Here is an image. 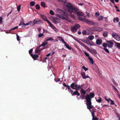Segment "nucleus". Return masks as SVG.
I'll return each instance as SVG.
<instances>
[{"mask_svg": "<svg viewBox=\"0 0 120 120\" xmlns=\"http://www.w3.org/2000/svg\"><path fill=\"white\" fill-rule=\"evenodd\" d=\"M104 49L108 53H109V52L108 50L106 48H104Z\"/></svg>", "mask_w": 120, "mask_h": 120, "instance_id": "bf43d9fd", "label": "nucleus"}, {"mask_svg": "<svg viewBox=\"0 0 120 120\" xmlns=\"http://www.w3.org/2000/svg\"><path fill=\"white\" fill-rule=\"evenodd\" d=\"M68 9V12L71 13L72 12L74 13H76L78 11V8H77L73 7L70 3H68L66 5Z\"/></svg>", "mask_w": 120, "mask_h": 120, "instance_id": "f03ea898", "label": "nucleus"}, {"mask_svg": "<svg viewBox=\"0 0 120 120\" xmlns=\"http://www.w3.org/2000/svg\"><path fill=\"white\" fill-rule=\"evenodd\" d=\"M49 26L51 27H52V28L54 29L56 28L53 25V24L51 23L49 24Z\"/></svg>", "mask_w": 120, "mask_h": 120, "instance_id": "a19ab883", "label": "nucleus"}, {"mask_svg": "<svg viewBox=\"0 0 120 120\" xmlns=\"http://www.w3.org/2000/svg\"><path fill=\"white\" fill-rule=\"evenodd\" d=\"M59 38H61V39H60V41H61L64 44H66V42L61 37H59Z\"/></svg>", "mask_w": 120, "mask_h": 120, "instance_id": "c85d7f7f", "label": "nucleus"}, {"mask_svg": "<svg viewBox=\"0 0 120 120\" xmlns=\"http://www.w3.org/2000/svg\"><path fill=\"white\" fill-rule=\"evenodd\" d=\"M85 21L88 24L90 25H94L95 23L94 22L92 21L88 20L85 19Z\"/></svg>", "mask_w": 120, "mask_h": 120, "instance_id": "9b49d317", "label": "nucleus"}, {"mask_svg": "<svg viewBox=\"0 0 120 120\" xmlns=\"http://www.w3.org/2000/svg\"><path fill=\"white\" fill-rule=\"evenodd\" d=\"M78 92V91L76 90L73 93H72V95H77V94Z\"/></svg>", "mask_w": 120, "mask_h": 120, "instance_id": "603ef678", "label": "nucleus"}, {"mask_svg": "<svg viewBox=\"0 0 120 120\" xmlns=\"http://www.w3.org/2000/svg\"><path fill=\"white\" fill-rule=\"evenodd\" d=\"M88 58L90 61V63L92 64H93L94 63V62L92 58L90 57H88Z\"/></svg>", "mask_w": 120, "mask_h": 120, "instance_id": "f3484780", "label": "nucleus"}, {"mask_svg": "<svg viewBox=\"0 0 120 120\" xmlns=\"http://www.w3.org/2000/svg\"><path fill=\"white\" fill-rule=\"evenodd\" d=\"M115 39L117 41H120V37L118 35V36H117L115 38Z\"/></svg>", "mask_w": 120, "mask_h": 120, "instance_id": "37998d69", "label": "nucleus"}, {"mask_svg": "<svg viewBox=\"0 0 120 120\" xmlns=\"http://www.w3.org/2000/svg\"><path fill=\"white\" fill-rule=\"evenodd\" d=\"M95 16L96 17H98L100 15V14L96 12L95 13Z\"/></svg>", "mask_w": 120, "mask_h": 120, "instance_id": "8fccbe9b", "label": "nucleus"}, {"mask_svg": "<svg viewBox=\"0 0 120 120\" xmlns=\"http://www.w3.org/2000/svg\"><path fill=\"white\" fill-rule=\"evenodd\" d=\"M85 46L86 48L92 54L95 55L97 54V52L96 50L94 49L90 50L86 46Z\"/></svg>", "mask_w": 120, "mask_h": 120, "instance_id": "423d86ee", "label": "nucleus"}, {"mask_svg": "<svg viewBox=\"0 0 120 120\" xmlns=\"http://www.w3.org/2000/svg\"><path fill=\"white\" fill-rule=\"evenodd\" d=\"M94 96V93H90V95H89L88 94H86V96L85 97V99L86 100V98L87 97H88L91 100V98H93Z\"/></svg>", "mask_w": 120, "mask_h": 120, "instance_id": "1a4fd4ad", "label": "nucleus"}, {"mask_svg": "<svg viewBox=\"0 0 120 120\" xmlns=\"http://www.w3.org/2000/svg\"><path fill=\"white\" fill-rule=\"evenodd\" d=\"M73 26L76 29V30L80 27V25L78 24L74 25Z\"/></svg>", "mask_w": 120, "mask_h": 120, "instance_id": "dca6fc26", "label": "nucleus"}, {"mask_svg": "<svg viewBox=\"0 0 120 120\" xmlns=\"http://www.w3.org/2000/svg\"><path fill=\"white\" fill-rule=\"evenodd\" d=\"M75 14H76L77 15L79 16V18L80 20H83L84 19V18H82L81 17V16H82L83 15V14L82 12L79 11V9H78V11L77 13H74Z\"/></svg>", "mask_w": 120, "mask_h": 120, "instance_id": "7ed1b4c3", "label": "nucleus"}, {"mask_svg": "<svg viewBox=\"0 0 120 120\" xmlns=\"http://www.w3.org/2000/svg\"><path fill=\"white\" fill-rule=\"evenodd\" d=\"M53 38H50L48 39H46V41H48L49 40V41H52L53 40Z\"/></svg>", "mask_w": 120, "mask_h": 120, "instance_id": "864d4df0", "label": "nucleus"}, {"mask_svg": "<svg viewBox=\"0 0 120 120\" xmlns=\"http://www.w3.org/2000/svg\"><path fill=\"white\" fill-rule=\"evenodd\" d=\"M82 68L85 71H86L88 70V68H86L84 66H82Z\"/></svg>", "mask_w": 120, "mask_h": 120, "instance_id": "c03bdc74", "label": "nucleus"}, {"mask_svg": "<svg viewBox=\"0 0 120 120\" xmlns=\"http://www.w3.org/2000/svg\"><path fill=\"white\" fill-rule=\"evenodd\" d=\"M86 43L88 45H90V46H93L94 45V44L93 42L91 43L90 42H86Z\"/></svg>", "mask_w": 120, "mask_h": 120, "instance_id": "4be33fe9", "label": "nucleus"}, {"mask_svg": "<svg viewBox=\"0 0 120 120\" xmlns=\"http://www.w3.org/2000/svg\"><path fill=\"white\" fill-rule=\"evenodd\" d=\"M53 19H54L55 20H57V19H58V20H59V19H58V18H56V17H54L53 18Z\"/></svg>", "mask_w": 120, "mask_h": 120, "instance_id": "0e129e2a", "label": "nucleus"}, {"mask_svg": "<svg viewBox=\"0 0 120 120\" xmlns=\"http://www.w3.org/2000/svg\"><path fill=\"white\" fill-rule=\"evenodd\" d=\"M41 18L43 19L44 21H45V16L44 15H43L41 14H40Z\"/></svg>", "mask_w": 120, "mask_h": 120, "instance_id": "412c9836", "label": "nucleus"}, {"mask_svg": "<svg viewBox=\"0 0 120 120\" xmlns=\"http://www.w3.org/2000/svg\"><path fill=\"white\" fill-rule=\"evenodd\" d=\"M32 21H30L29 22L27 23H25L24 22L22 23V24L23 26V25H28L30 24L32 22Z\"/></svg>", "mask_w": 120, "mask_h": 120, "instance_id": "a211bd4d", "label": "nucleus"}, {"mask_svg": "<svg viewBox=\"0 0 120 120\" xmlns=\"http://www.w3.org/2000/svg\"><path fill=\"white\" fill-rule=\"evenodd\" d=\"M61 2L64 3H65L66 2L67 0H57Z\"/></svg>", "mask_w": 120, "mask_h": 120, "instance_id": "e433bc0d", "label": "nucleus"}, {"mask_svg": "<svg viewBox=\"0 0 120 120\" xmlns=\"http://www.w3.org/2000/svg\"><path fill=\"white\" fill-rule=\"evenodd\" d=\"M33 50V49H31L29 51V53L30 54V55L32 53Z\"/></svg>", "mask_w": 120, "mask_h": 120, "instance_id": "5fc2aeb1", "label": "nucleus"}, {"mask_svg": "<svg viewBox=\"0 0 120 120\" xmlns=\"http://www.w3.org/2000/svg\"><path fill=\"white\" fill-rule=\"evenodd\" d=\"M50 14L52 15H54V12L52 10H51L50 11Z\"/></svg>", "mask_w": 120, "mask_h": 120, "instance_id": "49530a36", "label": "nucleus"}, {"mask_svg": "<svg viewBox=\"0 0 120 120\" xmlns=\"http://www.w3.org/2000/svg\"><path fill=\"white\" fill-rule=\"evenodd\" d=\"M21 5H19L17 7V11H20V9Z\"/></svg>", "mask_w": 120, "mask_h": 120, "instance_id": "09e8293b", "label": "nucleus"}, {"mask_svg": "<svg viewBox=\"0 0 120 120\" xmlns=\"http://www.w3.org/2000/svg\"><path fill=\"white\" fill-rule=\"evenodd\" d=\"M56 16L59 18H61L62 19H63L64 17L58 14H57Z\"/></svg>", "mask_w": 120, "mask_h": 120, "instance_id": "393cba45", "label": "nucleus"}, {"mask_svg": "<svg viewBox=\"0 0 120 120\" xmlns=\"http://www.w3.org/2000/svg\"><path fill=\"white\" fill-rule=\"evenodd\" d=\"M102 41L101 40L99 39H97L96 40V43L98 45H101L102 44Z\"/></svg>", "mask_w": 120, "mask_h": 120, "instance_id": "ddd939ff", "label": "nucleus"}, {"mask_svg": "<svg viewBox=\"0 0 120 120\" xmlns=\"http://www.w3.org/2000/svg\"><path fill=\"white\" fill-rule=\"evenodd\" d=\"M33 23L32 24V26H34L35 24H38L41 23L42 22V21L41 20H39V19H35L33 21Z\"/></svg>", "mask_w": 120, "mask_h": 120, "instance_id": "20e7f679", "label": "nucleus"}, {"mask_svg": "<svg viewBox=\"0 0 120 120\" xmlns=\"http://www.w3.org/2000/svg\"><path fill=\"white\" fill-rule=\"evenodd\" d=\"M30 56L34 60H36L37 58L39 57V55H33L32 54H31Z\"/></svg>", "mask_w": 120, "mask_h": 120, "instance_id": "f8f14e48", "label": "nucleus"}, {"mask_svg": "<svg viewBox=\"0 0 120 120\" xmlns=\"http://www.w3.org/2000/svg\"><path fill=\"white\" fill-rule=\"evenodd\" d=\"M86 13L87 14L86 16H88V17H89L90 15H89V13H88L87 12H86Z\"/></svg>", "mask_w": 120, "mask_h": 120, "instance_id": "e2e57ef3", "label": "nucleus"}, {"mask_svg": "<svg viewBox=\"0 0 120 120\" xmlns=\"http://www.w3.org/2000/svg\"><path fill=\"white\" fill-rule=\"evenodd\" d=\"M35 8L36 9L39 10L40 9V7L39 5L38 4H37L35 6Z\"/></svg>", "mask_w": 120, "mask_h": 120, "instance_id": "c9c22d12", "label": "nucleus"}, {"mask_svg": "<svg viewBox=\"0 0 120 120\" xmlns=\"http://www.w3.org/2000/svg\"><path fill=\"white\" fill-rule=\"evenodd\" d=\"M81 91L83 95H85L86 94V91L82 88H81Z\"/></svg>", "mask_w": 120, "mask_h": 120, "instance_id": "72a5a7b5", "label": "nucleus"}, {"mask_svg": "<svg viewBox=\"0 0 120 120\" xmlns=\"http://www.w3.org/2000/svg\"><path fill=\"white\" fill-rule=\"evenodd\" d=\"M72 83L71 85V87L73 89H75L77 90V89H79L80 88L79 86H78L75 83Z\"/></svg>", "mask_w": 120, "mask_h": 120, "instance_id": "39448f33", "label": "nucleus"}, {"mask_svg": "<svg viewBox=\"0 0 120 120\" xmlns=\"http://www.w3.org/2000/svg\"><path fill=\"white\" fill-rule=\"evenodd\" d=\"M57 11H59L60 13L62 15H64L65 16H67L68 14L65 11L60 10L59 9H57Z\"/></svg>", "mask_w": 120, "mask_h": 120, "instance_id": "6e6552de", "label": "nucleus"}, {"mask_svg": "<svg viewBox=\"0 0 120 120\" xmlns=\"http://www.w3.org/2000/svg\"><path fill=\"white\" fill-rule=\"evenodd\" d=\"M70 87V86H67V88H68V90L69 91H71V94H72V93H73V91L72 90Z\"/></svg>", "mask_w": 120, "mask_h": 120, "instance_id": "473e14b6", "label": "nucleus"}, {"mask_svg": "<svg viewBox=\"0 0 120 120\" xmlns=\"http://www.w3.org/2000/svg\"><path fill=\"white\" fill-rule=\"evenodd\" d=\"M84 54L86 56L88 57H89V55L87 52H84Z\"/></svg>", "mask_w": 120, "mask_h": 120, "instance_id": "052dcab7", "label": "nucleus"}, {"mask_svg": "<svg viewBox=\"0 0 120 120\" xmlns=\"http://www.w3.org/2000/svg\"><path fill=\"white\" fill-rule=\"evenodd\" d=\"M63 85L65 87H67V86H68V85H66L65 83H63Z\"/></svg>", "mask_w": 120, "mask_h": 120, "instance_id": "69168bd1", "label": "nucleus"}, {"mask_svg": "<svg viewBox=\"0 0 120 120\" xmlns=\"http://www.w3.org/2000/svg\"><path fill=\"white\" fill-rule=\"evenodd\" d=\"M103 17L101 15H100L98 18V19L99 20H102L103 19Z\"/></svg>", "mask_w": 120, "mask_h": 120, "instance_id": "f704fd0d", "label": "nucleus"}, {"mask_svg": "<svg viewBox=\"0 0 120 120\" xmlns=\"http://www.w3.org/2000/svg\"><path fill=\"white\" fill-rule=\"evenodd\" d=\"M109 101L111 102V103H110V105H114L115 104L114 101L110 99H109Z\"/></svg>", "mask_w": 120, "mask_h": 120, "instance_id": "58836bf2", "label": "nucleus"}, {"mask_svg": "<svg viewBox=\"0 0 120 120\" xmlns=\"http://www.w3.org/2000/svg\"><path fill=\"white\" fill-rule=\"evenodd\" d=\"M17 40L18 41H19L20 40L19 37V36L17 34Z\"/></svg>", "mask_w": 120, "mask_h": 120, "instance_id": "13d9d810", "label": "nucleus"}, {"mask_svg": "<svg viewBox=\"0 0 120 120\" xmlns=\"http://www.w3.org/2000/svg\"><path fill=\"white\" fill-rule=\"evenodd\" d=\"M114 43H115L117 47L119 49L120 48V43H118L115 41H114Z\"/></svg>", "mask_w": 120, "mask_h": 120, "instance_id": "6ab92c4d", "label": "nucleus"}, {"mask_svg": "<svg viewBox=\"0 0 120 120\" xmlns=\"http://www.w3.org/2000/svg\"><path fill=\"white\" fill-rule=\"evenodd\" d=\"M71 30L74 32H75L76 31V29L73 26L72 27H71Z\"/></svg>", "mask_w": 120, "mask_h": 120, "instance_id": "c756f323", "label": "nucleus"}, {"mask_svg": "<svg viewBox=\"0 0 120 120\" xmlns=\"http://www.w3.org/2000/svg\"><path fill=\"white\" fill-rule=\"evenodd\" d=\"M118 35L116 33H112V36L115 39L116 38V37H117V36H118Z\"/></svg>", "mask_w": 120, "mask_h": 120, "instance_id": "2eb2a0df", "label": "nucleus"}, {"mask_svg": "<svg viewBox=\"0 0 120 120\" xmlns=\"http://www.w3.org/2000/svg\"><path fill=\"white\" fill-rule=\"evenodd\" d=\"M65 46L66 47L68 48V49H71V47H69V45H68L66 43V44H64Z\"/></svg>", "mask_w": 120, "mask_h": 120, "instance_id": "2f4dec72", "label": "nucleus"}, {"mask_svg": "<svg viewBox=\"0 0 120 120\" xmlns=\"http://www.w3.org/2000/svg\"><path fill=\"white\" fill-rule=\"evenodd\" d=\"M102 46L104 47V48H106L107 46H108L107 44L105 43H104L102 44Z\"/></svg>", "mask_w": 120, "mask_h": 120, "instance_id": "7c9ffc66", "label": "nucleus"}, {"mask_svg": "<svg viewBox=\"0 0 120 120\" xmlns=\"http://www.w3.org/2000/svg\"><path fill=\"white\" fill-rule=\"evenodd\" d=\"M82 34L83 35H85L86 34V30H83L82 31Z\"/></svg>", "mask_w": 120, "mask_h": 120, "instance_id": "de8ad7c7", "label": "nucleus"}, {"mask_svg": "<svg viewBox=\"0 0 120 120\" xmlns=\"http://www.w3.org/2000/svg\"><path fill=\"white\" fill-rule=\"evenodd\" d=\"M86 105L87 108L91 112L93 120H98V118L96 117H94L95 115L94 112H95V109L92 106V102H91V100L89 97H87L86 98Z\"/></svg>", "mask_w": 120, "mask_h": 120, "instance_id": "f257e3e1", "label": "nucleus"}, {"mask_svg": "<svg viewBox=\"0 0 120 120\" xmlns=\"http://www.w3.org/2000/svg\"><path fill=\"white\" fill-rule=\"evenodd\" d=\"M108 33L107 31L104 32L103 34V35L105 37H107L108 36Z\"/></svg>", "mask_w": 120, "mask_h": 120, "instance_id": "b1692460", "label": "nucleus"}, {"mask_svg": "<svg viewBox=\"0 0 120 120\" xmlns=\"http://www.w3.org/2000/svg\"><path fill=\"white\" fill-rule=\"evenodd\" d=\"M55 81L56 82L60 81V79L57 78H55Z\"/></svg>", "mask_w": 120, "mask_h": 120, "instance_id": "a18cd8bd", "label": "nucleus"}, {"mask_svg": "<svg viewBox=\"0 0 120 120\" xmlns=\"http://www.w3.org/2000/svg\"><path fill=\"white\" fill-rule=\"evenodd\" d=\"M53 23H54L55 24H56V23H58L57 22H56L55 20H53Z\"/></svg>", "mask_w": 120, "mask_h": 120, "instance_id": "338daca9", "label": "nucleus"}, {"mask_svg": "<svg viewBox=\"0 0 120 120\" xmlns=\"http://www.w3.org/2000/svg\"><path fill=\"white\" fill-rule=\"evenodd\" d=\"M38 30L39 32H40L41 30V28H38Z\"/></svg>", "mask_w": 120, "mask_h": 120, "instance_id": "774afa93", "label": "nucleus"}, {"mask_svg": "<svg viewBox=\"0 0 120 120\" xmlns=\"http://www.w3.org/2000/svg\"><path fill=\"white\" fill-rule=\"evenodd\" d=\"M114 41H106L107 43L108 46L109 48H111L113 46V42H114Z\"/></svg>", "mask_w": 120, "mask_h": 120, "instance_id": "0eeeda50", "label": "nucleus"}, {"mask_svg": "<svg viewBox=\"0 0 120 120\" xmlns=\"http://www.w3.org/2000/svg\"><path fill=\"white\" fill-rule=\"evenodd\" d=\"M41 6H43L44 8H45V4L44 2H41Z\"/></svg>", "mask_w": 120, "mask_h": 120, "instance_id": "79ce46f5", "label": "nucleus"}, {"mask_svg": "<svg viewBox=\"0 0 120 120\" xmlns=\"http://www.w3.org/2000/svg\"><path fill=\"white\" fill-rule=\"evenodd\" d=\"M3 22L2 18V17H0V24L2 23Z\"/></svg>", "mask_w": 120, "mask_h": 120, "instance_id": "6e6d98bb", "label": "nucleus"}, {"mask_svg": "<svg viewBox=\"0 0 120 120\" xmlns=\"http://www.w3.org/2000/svg\"><path fill=\"white\" fill-rule=\"evenodd\" d=\"M101 98H99L98 99H96V101L97 102L99 103L101 101Z\"/></svg>", "mask_w": 120, "mask_h": 120, "instance_id": "ea45409f", "label": "nucleus"}, {"mask_svg": "<svg viewBox=\"0 0 120 120\" xmlns=\"http://www.w3.org/2000/svg\"><path fill=\"white\" fill-rule=\"evenodd\" d=\"M41 49H41V50H40V49L38 50L37 49H36L35 51V53H37L38 52H39L40 51H41L42 50L44 49H45V47L42 48H41Z\"/></svg>", "mask_w": 120, "mask_h": 120, "instance_id": "aec40b11", "label": "nucleus"}, {"mask_svg": "<svg viewBox=\"0 0 120 120\" xmlns=\"http://www.w3.org/2000/svg\"><path fill=\"white\" fill-rule=\"evenodd\" d=\"M111 85H112V88H113V89L116 92H117V93H118L119 92V91L112 84H111Z\"/></svg>", "mask_w": 120, "mask_h": 120, "instance_id": "5701e85b", "label": "nucleus"}, {"mask_svg": "<svg viewBox=\"0 0 120 120\" xmlns=\"http://www.w3.org/2000/svg\"><path fill=\"white\" fill-rule=\"evenodd\" d=\"M43 35V34H39L38 35L39 37L40 38Z\"/></svg>", "mask_w": 120, "mask_h": 120, "instance_id": "680f3d73", "label": "nucleus"}, {"mask_svg": "<svg viewBox=\"0 0 120 120\" xmlns=\"http://www.w3.org/2000/svg\"><path fill=\"white\" fill-rule=\"evenodd\" d=\"M63 19L68 22H71V19L70 18L68 17L67 18L64 17Z\"/></svg>", "mask_w": 120, "mask_h": 120, "instance_id": "4468645a", "label": "nucleus"}, {"mask_svg": "<svg viewBox=\"0 0 120 120\" xmlns=\"http://www.w3.org/2000/svg\"><path fill=\"white\" fill-rule=\"evenodd\" d=\"M18 26H16L14 27L11 29V30H14L15 29H17L18 28Z\"/></svg>", "mask_w": 120, "mask_h": 120, "instance_id": "4d7b16f0", "label": "nucleus"}, {"mask_svg": "<svg viewBox=\"0 0 120 120\" xmlns=\"http://www.w3.org/2000/svg\"><path fill=\"white\" fill-rule=\"evenodd\" d=\"M81 74L83 79H86L89 77V76H88L85 75V74L84 72H81Z\"/></svg>", "mask_w": 120, "mask_h": 120, "instance_id": "9d476101", "label": "nucleus"}, {"mask_svg": "<svg viewBox=\"0 0 120 120\" xmlns=\"http://www.w3.org/2000/svg\"><path fill=\"white\" fill-rule=\"evenodd\" d=\"M56 16L59 18H61L62 19H63L64 17L58 14H57Z\"/></svg>", "mask_w": 120, "mask_h": 120, "instance_id": "a878e982", "label": "nucleus"}, {"mask_svg": "<svg viewBox=\"0 0 120 120\" xmlns=\"http://www.w3.org/2000/svg\"><path fill=\"white\" fill-rule=\"evenodd\" d=\"M88 38L90 40H92L94 38V36L93 35L89 36L88 37Z\"/></svg>", "mask_w": 120, "mask_h": 120, "instance_id": "bb28decb", "label": "nucleus"}, {"mask_svg": "<svg viewBox=\"0 0 120 120\" xmlns=\"http://www.w3.org/2000/svg\"><path fill=\"white\" fill-rule=\"evenodd\" d=\"M35 3L34 1H31L30 3V5L31 6H33L34 5Z\"/></svg>", "mask_w": 120, "mask_h": 120, "instance_id": "cd10ccee", "label": "nucleus"}, {"mask_svg": "<svg viewBox=\"0 0 120 120\" xmlns=\"http://www.w3.org/2000/svg\"><path fill=\"white\" fill-rule=\"evenodd\" d=\"M45 41H44V42L41 45H40V47H41V46H45V43L44 42Z\"/></svg>", "mask_w": 120, "mask_h": 120, "instance_id": "3c124183", "label": "nucleus"}, {"mask_svg": "<svg viewBox=\"0 0 120 120\" xmlns=\"http://www.w3.org/2000/svg\"><path fill=\"white\" fill-rule=\"evenodd\" d=\"M48 68H49V70L50 69H51L52 70H54V66H52V67L49 66Z\"/></svg>", "mask_w": 120, "mask_h": 120, "instance_id": "4c0bfd02", "label": "nucleus"}]
</instances>
